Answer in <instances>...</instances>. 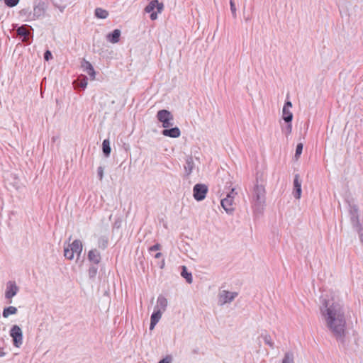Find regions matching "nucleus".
I'll list each match as a JSON object with an SVG mask.
<instances>
[{
  "instance_id": "obj_1",
  "label": "nucleus",
  "mask_w": 363,
  "mask_h": 363,
  "mask_svg": "<svg viewBox=\"0 0 363 363\" xmlns=\"http://www.w3.org/2000/svg\"><path fill=\"white\" fill-rule=\"evenodd\" d=\"M320 313L325 325L337 341L343 342L346 333V319L342 306L333 299L323 298Z\"/></svg>"
},
{
  "instance_id": "obj_2",
  "label": "nucleus",
  "mask_w": 363,
  "mask_h": 363,
  "mask_svg": "<svg viewBox=\"0 0 363 363\" xmlns=\"http://www.w3.org/2000/svg\"><path fill=\"white\" fill-rule=\"evenodd\" d=\"M253 206L255 213H261L263 210V203L265 201V189L263 185L256 184L253 191Z\"/></svg>"
},
{
  "instance_id": "obj_3",
  "label": "nucleus",
  "mask_w": 363,
  "mask_h": 363,
  "mask_svg": "<svg viewBox=\"0 0 363 363\" xmlns=\"http://www.w3.org/2000/svg\"><path fill=\"white\" fill-rule=\"evenodd\" d=\"M156 118L162 123V127L164 128L172 127L174 124V116L168 110L162 109L158 111Z\"/></svg>"
},
{
  "instance_id": "obj_4",
  "label": "nucleus",
  "mask_w": 363,
  "mask_h": 363,
  "mask_svg": "<svg viewBox=\"0 0 363 363\" xmlns=\"http://www.w3.org/2000/svg\"><path fill=\"white\" fill-rule=\"evenodd\" d=\"M9 335L12 337L13 345L19 347L23 342V334L21 328L18 325H13L10 330Z\"/></svg>"
},
{
  "instance_id": "obj_5",
  "label": "nucleus",
  "mask_w": 363,
  "mask_h": 363,
  "mask_svg": "<svg viewBox=\"0 0 363 363\" xmlns=\"http://www.w3.org/2000/svg\"><path fill=\"white\" fill-rule=\"evenodd\" d=\"M208 192V187L206 185L203 184H197L193 188V196L194 198L198 201H203Z\"/></svg>"
},
{
  "instance_id": "obj_6",
  "label": "nucleus",
  "mask_w": 363,
  "mask_h": 363,
  "mask_svg": "<svg viewBox=\"0 0 363 363\" xmlns=\"http://www.w3.org/2000/svg\"><path fill=\"white\" fill-rule=\"evenodd\" d=\"M358 211H359L357 206L350 204L349 213L350 217V222L354 229H357L363 225L359 220Z\"/></svg>"
},
{
  "instance_id": "obj_7",
  "label": "nucleus",
  "mask_w": 363,
  "mask_h": 363,
  "mask_svg": "<svg viewBox=\"0 0 363 363\" xmlns=\"http://www.w3.org/2000/svg\"><path fill=\"white\" fill-rule=\"evenodd\" d=\"M237 292H230L226 290L220 291L218 294V302L220 305H224L232 302L238 296Z\"/></svg>"
},
{
  "instance_id": "obj_8",
  "label": "nucleus",
  "mask_w": 363,
  "mask_h": 363,
  "mask_svg": "<svg viewBox=\"0 0 363 363\" xmlns=\"http://www.w3.org/2000/svg\"><path fill=\"white\" fill-rule=\"evenodd\" d=\"M221 206L225 212L228 214H232L235 211V203L233 196L226 195V197L220 201Z\"/></svg>"
},
{
  "instance_id": "obj_9",
  "label": "nucleus",
  "mask_w": 363,
  "mask_h": 363,
  "mask_svg": "<svg viewBox=\"0 0 363 363\" xmlns=\"http://www.w3.org/2000/svg\"><path fill=\"white\" fill-rule=\"evenodd\" d=\"M301 192H302L301 182L300 180V176H299V174H296L294 175V191H293L294 196L296 199H299L301 196Z\"/></svg>"
},
{
  "instance_id": "obj_10",
  "label": "nucleus",
  "mask_w": 363,
  "mask_h": 363,
  "mask_svg": "<svg viewBox=\"0 0 363 363\" xmlns=\"http://www.w3.org/2000/svg\"><path fill=\"white\" fill-rule=\"evenodd\" d=\"M155 9H157V12L160 13L164 9V5L162 3H160L158 0H152L145 8V11L150 13L154 11Z\"/></svg>"
},
{
  "instance_id": "obj_11",
  "label": "nucleus",
  "mask_w": 363,
  "mask_h": 363,
  "mask_svg": "<svg viewBox=\"0 0 363 363\" xmlns=\"http://www.w3.org/2000/svg\"><path fill=\"white\" fill-rule=\"evenodd\" d=\"M162 135L165 137L177 138L181 135V131L178 127L165 128L162 130Z\"/></svg>"
},
{
  "instance_id": "obj_12",
  "label": "nucleus",
  "mask_w": 363,
  "mask_h": 363,
  "mask_svg": "<svg viewBox=\"0 0 363 363\" xmlns=\"http://www.w3.org/2000/svg\"><path fill=\"white\" fill-rule=\"evenodd\" d=\"M168 301L167 299L162 295H160L157 299V305L155 309L160 311L161 312H164L167 307Z\"/></svg>"
},
{
  "instance_id": "obj_13",
  "label": "nucleus",
  "mask_w": 363,
  "mask_h": 363,
  "mask_svg": "<svg viewBox=\"0 0 363 363\" xmlns=\"http://www.w3.org/2000/svg\"><path fill=\"white\" fill-rule=\"evenodd\" d=\"M18 291V288L16 284L13 281H9L7 284L5 296L6 298H11L14 296Z\"/></svg>"
},
{
  "instance_id": "obj_14",
  "label": "nucleus",
  "mask_w": 363,
  "mask_h": 363,
  "mask_svg": "<svg viewBox=\"0 0 363 363\" xmlns=\"http://www.w3.org/2000/svg\"><path fill=\"white\" fill-rule=\"evenodd\" d=\"M33 29L31 26L24 24V45H29L33 40Z\"/></svg>"
},
{
  "instance_id": "obj_15",
  "label": "nucleus",
  "mask_w": 363,
  "mask_h": 363,
  "mask_svg": "<svg viewBox=\"0 0 363 363\" xmlns=\"http://www.w3.org/2000/svg\"><path fill=\"white\" fill-rule=\"evenodd\" d=\"M82 67L83 68V70L86 72L92 79L95 77V71L94 69L93 66L91 64L86 61V60L83 59L82 64Z\"/></svg>"
},
{
  "instance_id": "obj_16",
  "label": "nucleus",
  "mask_w": 363,
  "mask_h": 363,
  "mask_svg": "<svg viewBox=\"0 0 363 363\" xmlns=\"http://www.w3.org/2000/svg\"><path fill=\"white\" fill-rule=\"evenodd\" d=\"M162 312L155 309L154 312L151 315L150 330H153L155 326L159 322L162 317Z\"/></svg>"
},
{
  "instance_id": "obj_17",
  "label": "nucleus",
  "mask_w": 363,
  "mask_h": 363,
  "mask_svg": "<svg viewBox=\"0 0 363 363\" xmlns=\"http://www.w3.org/2000/svg\"><path fill=\"white\" fill-rule=\"evenodd\" d=\"M88 259L90 262H92L94 264H97L101 261V255L97 250L94 249L89 252Z\"/></svg>"
},
{
  "instance_id": "obj_18",
  "label": "nucleus",
  "mask_w": 363,
  "mask_h": 363,
  "mask_svg": "<svg viewBox=\"0 0 363 363\" xmlns=\"http://www.w3.org/2000/svg\"><path fill=\"white\" fill-rule=\"evenodd\" d=\"M194 168V162L192 157L188 156L185 160L184 170L186 176H189Z\"/></svg>"
},
{
  "instance_id": "obj_19",
  "label": "nucleus",
  "mask_w": 363,
  "mask_h": 363,
  "mask_svg": "<svg viewBox=\"0 0 363 363\" xmlns=\"http://www.w3.org/2000/svg\"><path fill=\"white\" fill-rule=\"evenodd\" d=\"M259 338H262L264 343L268 345L271 349H274V342L273 341L271 335L267 332V331H264L262 332Z\"/></svg>"
},
{
  "instance_id": "obj_20",
  "label": "nucleus",
  "mask_w": 363,
  "mask_h": 363,
  "mask_svg": "<svg viewBox=\"0 0 363 363\" xmlns=\"http://www.w3.org/2000/svg\"><path fill=\"white\" fill-rule=\"evenodd\" d=\"M70 249L74 253H76L78 256L80 255L82 251V243L79 240H75L72 244L68 245Z\"/></svg>"
},
{
  "instance_id": "obj_21",
  "label": "nucleus",
  "mask_w": 363,
  "mask_h": 363,
  "mask_svg": "<svg viewBox=\"0 0 363 363\" xmlns=\"http://www.w3.org/2000/svg\"><path fill=\"white\" fill-rule=\"evenodd\" d=\"M120 36H121L120 30L115 29L113 32L108 34L107 40L112 43H116L119 41Z\"/></svg>"
},
{
  "instance_id": "obj_22",
  "label": "nucleus",
  "mask_w": 363,
  "mask_h": 363,
  "mask_svg": "<svg viewBox=\"0 0 363 363\" xmlns=\"http://www.w3.org/2000/svg\"><path fill=\"white\" fill-rule=\"evenodd\" d=\"M102 151L106 157H109L111 151L110 146V141L108 139H105L102 143Z\"/></svg>"
},
{
  "instance_id": "obj_23",
  "label": "nucleus",
  "mask_w": 363,
  "mask_h": 363,
  "mask_svg": "<svg viewBox=\"0 0 363 363\" xmlns=\"http://www.w3.org/2000/svg\"><path fill=\"white\" fill-rule=\"evenodd\" d=\"M282 118L286 123H291L293 119V113L289 109L283 108L282 109Z\"/></svg>"
},
{
  "instance_id": "obj_24",
  "label": "nucleus",
  "mask_w": 363,
  "mask_h": 363,
  "mask_svg": "<svg viewBox=\"0 0 363 363\" xmlns=\"http://www.w3.org/2000/svg\"><path fill=\"white\" fill-rule=\"evenodd\" d=\"M95 16L101 19H105L108 17V13L106 10L101 8H96L94 11Z\"/></svg>"
},
{
  "instance_id": "obj_25",
  "label": "nucleus",
  "mask_w": 363,
  "mask_h": 363,
  "mask_svg": "<svg viewBox=\"0 0 363 363\" xmlns=\"http://www.w3.org/2000/svg\"><path fill=\"white\" fill-rule=\"evenodd\" d=\"M181 275L186 279V282L189 284H191L193 279L191 273L187 271V269L185 266L182 267V271L181 272Z\"/></svg>"
},
{
  "instance_id": "obj_26",
  "label": "nucleus",
  "mask_w": 363,
  "mask_h": 363,
  "mask_svg": "<svg viewBox=\"0 0 363 363\" xmlns=\"http://www.w3.org/2000/svg\"><path fill=\"white\" fill-rule=\"evenodd\" d=\"M17 312V308L14 306H9L5 308L3 311V316L4 318H8L10 315L16 314Z\"/></svg>"
},
{
  "instance_id": "obj_27",
  "label": "nucleus",
  "mask_w": 363,
  "mask_h": 363,
  "mask_svg": "<svg viewBox=\"0 0 363 363\" xmlns=\"http://www.w3.org/2000/svg\"><path fill=\"white\" fill-rule=\"evenodd\" d=\"M108 239L106 236H101L98 240V246L99 248L105 249L108 246Z\"/></svg>"
},
{
  "instance_id": "obj_28",
  "label": "nucleus",
  "mask_w": 363,
  "mask_h": 363,
  "mask_svg": "<svg viewBox=\"0 0 363 363\" xmlns=\"http://www.w3.org/2000/svg\"><path fill=\"white\" fill-rule=\"evenodd\" d=\"M43 14V9L40 6H36L33 8V13L32 18L35 17L38 18ZM31 19V17L30 18Z\"/></svg>"
},
{
  "instance_id": "obj_29",
  "label": "nucleus",
  "mask_w": 363,
  "mask_h": 363,
  "mask_svg": "<svg viewBox=\"0 0 363 363\" xmlns=\"http://www.w3.org/2000/svg\"><path fill=\"white\" fill-rule=\"evenodd\" d=\"M74 253L72 250V249L69 248V246L65 247L64 249V256L69 260H72L74 258Z\"/></svg>"
},
{
  "instance_id": "obj_30",
  "label": "nucleus",
  "mask_w": 363,
  "mask_h": 363,
  "mask_svg": "<svg viewBox=\"0 0 363 363\" xmlns=\"http://www.w3.org/2000/svg\"><path fill=\"white\" fill-rule=\"evenodd\" d=\"M281 130L283 133L288 136L291 133L292 130L291 122L287 123L286 125H282Z\"/></svg>"
},
{
  "instance_id": "obj_31",
  "label": "nucleus",
  "mask_w": 363,
  "mask_h": 363,
  "mask_svg": "<svg viewBox=\"0 0 363 363\" xmlns=\"http://www.w3.org/2000/svg\"><path fill=\"white\" fill-rule=\"evenodd\" d=\"M294 362V356L292 353L286 352L284 354V359L282 360V363H293Z\"/></svg>"
},
{
  "instance_id": "obj_32",
  "label": "nucleus",
  "mask_w": 363,
  "mask_h": 363,
  "mask_svg": "<svg viewBox=\"0 0 363 363\" xmlns=\"http://www.w3.org/2000/svg\"><path fill=\"white\" fill-rule=\"evenodd\" d=\"M303 150V144L302 143H298L296 148V153H295V157L296 160L298 159L300 155L302 153Z\"/></svg>"
},
{
  "instance_id": "obj_33",
  "label": "nucleus",
  "mask_w": 363,
  "mask_h": 363,
  "mask_svg": "<svg viewBox=\"0 0 363 363\" xmlns=\"http://www.w3.org/2000/svg\"><path fill=\"white\" fill-rule=\"evenodd\" d=\"M97 267L95 266H91L89 269L88 273L90 278H94L97 274Z\"/></svg>"
},
{
  "instance_id": "obj_34",
  "label": "nucleus",
  "mask_w": 363,
  "mask_h": 363,
  "mask_svg": "<svg viewBox=\"0 0 363 363\" xmlns=\"http://www.w3.org/2000/svg\"><path fill=\"white\" fill-rule=\"evenodd\" d=\"M19 0H4L5 4L8 7H13L18 4Z\"/></svg>"
},
{
  "instance_id": "obj_35",
  "label": "nucleus",
  "mask_w": 363,
  "mask_h": 363,
  "mask_svg": "<svg viewBox=\"0 0 363 363\" xmlns=\"http://www.w3.org/2000/svg\"><path fill=\"white\" fill-rule=\"evenodd\" d=\"M230 11L233 18H236V7L233 0H230Z\"/></svg>"
},
{
  "instance_id": "obj_36",
  "label": "nucleus",
  "mask_w": 363,
  "mask_h": 363,
  "mask_svg": "<svg viewBox=\"0 0 363 363\" xmlns=\"http://www.w3.org/2000/svg\"><path fill=\"white\" fill-rule=\"evenodd\" d=\"M104 167L100 166L97 169V176L100 181H101L104 178Z\"/></svg>"
},
{
  "instance_id": "obj_37",
  "label": "nucleus",
  "mask_w": 363,
  "mask_h": 363,
  "mask_svg": "<svg viewBox=\"0 0 363 363\" xmlns=\"http://www.w3.org/2000/svg\"><path fill=\"white\" fill-rule=\"evenodd\" d=\"M355 230L358 233L360 241L363 244V225L355 229Z\"/></svg>"
},
{
  "instance_id": "obj_38",
  "label": "nucleus",
  "mask_w": 363,
  "mask_h": 363,
  "mask_svg": "<svg viewBox=\"0 0 363 363\" xmlns=\"http://www.w3.org/2000/svg\"><path fill=\"white\" fill-rule=\"evenodd\" d=\"M161 247H162L161 245L159 243H157V244L154 245L153 246L150 247L149 248V251L153 252V251L160 250H161Z\"/></svg>"
},
{
  "instance_id": "obj_39",
  "label": "nucleus",
  "mask_w": 363,
  "mask_h": 363,
  "mask_svg": "<svg viewBox=\"0 0 363 363\" xmlns=\"http://www.w3.org/2000/svg\"><path fill=\"white\" fill-rule=\"evenodd\" d=\"M21 54V45L18 44L16 45V48L14 50L13 56H15V55L20 56Z\"/></svg>"
},
{
  "instance_id": "obj_40",
  "label": "nucleus",
  "mask_w": 363,
  "mask_h": 363,
  "mask_svg": "<svg viewBox=\"0 0 363 363\" xmlns=\"http://www.w3.org/2000/svg\"><path fill=\"white\" fill-rule=\"evenodd\" d=\"M87 86V79L86 77H84V79H82L81 81H80V83H79V86L82 88V89H85Z\"/></svg>"
},
{
  "instance_id": "obj_41",
  "label": "nucleus",
  "mask_w": 363,
  "mask_h": 363,
  "mask_svg": "<svg viewBox=\"0 0 363 363\" xmlns=\"http://www.w3.org/2000/svg\"><path fill=\"white\" fill-rule=\"evenodd\" d=\"M52 57V53L50 50L45 51L44 53V59L46 61L50 60Z\"/></svg>"
},
{
  "instance_id": "obj_42",
  "label": "nucleus",
  "mask_w": 363,
  "mask_h": 363,
  "mask_svg": "<svg viewBox=\"0 0 363 363\" xmlns=\"http://www.w3.org/2000/svg\"><path fill=\"white\" fill-rule=\"evenodd\" d=\"M14 28H16V33H17V35H19L20 37H22L23 36V26H17V25H16L14 26Z\"/></svg>"
},
{
  "instance_id": "obj_43",
  "label": "nucleus",
  "mask_w": 363,
  "mask_h": 363,
  "mask_svg": "<svg viewBox=\"0 0 363 363\" xmlns=\"http://www.w3.org/2000/svg\"><path fill=\"white\" fill-rule=\"evenodd\" d=\"M172 362V357L169 356H167L162 359H161L158 363H171Z\"/></svg>"
},
{
  "instance_id": "obj_44",
  "label": "nucleus",
  "mask_w": 363,
  "mask_h": 363,
  "mask_svg": "<svg viewBox=\"0 0 363 363\" xmlns=\"http://www.w3.org/2000/svg\"><path fill=\"white\" fill-rule=\"evenodd\" d=\"M150 13H151L150 16V19L153 20V21L156 20L157 18V13H158V12L157 11V12L152 11V12H150Z\"/></svg>"
},
{
  "instance_id": "obj_45",
  "label": "nucleus",
  "mask_w": 363,
  "mask_h": 363,
  "mask_svg": "<svg viewBox=\"0 0 363 363\" xmlns=\"http://www.w3.org/2000/svg\"><path fill=\"white\" fill-rule=\"evenodd\" d=\"M291 107H292L291 102L290 101H286L283 108H286L287 109H289Z\"/></svg>"
},
{
  "instance_id": "obj_46",
  "label": "nucleus",
  "mask_w": 363,
  "mask_h": 363,
  "mask_svg": "<svg viewBox=\"0 0 363 363\" xmlns=\"http://www.w3.org/2000/svg\"><path fill=\"white\" fill-rule=\"evenodd\" d=\"M236 194H237V192L235 191L234 189H232L231 191L227 194V195L233 196V198L235 197V195H236Z\"/></svg>"
},
{
  "instance_id": "obj_47",
  "label": "nucleus",
  "mask_w": 363,
  "mask_h": 363,
  "mask_svg": "<svg viewBox=\"0 0 363 363\" xmlns=\"http://www.w3.org/2000/svg\"><path fill=\"white\" fill-rule=\"evenodd\" d=\"M162 256V253H161V252H157V253L155 255V258H156V259H159V258H160Z\"/></svg>"
},
{
  "instance_id": "obj_48",
  "label": "nucleus",
  "mask_w": 363,
  "mask_h": 363,
  "mask_svg": "<svg viewBox=\"0 0 363 363\" xmlns=\"http://www.w3.org/2000/svg\"><path fill=\"white\" fill-rule=\"evenodd\" d=\"M4 355V352H0V357H3Z\"/></svg>"
},
{
  "instance_id": "obj_49",
  "label": "nucleus",
  "mask_w": 363,
  "mask_h": 363,
  "mask_svg": "<svg viewBox=\"0 0 363 363\" xmlns=\"http://www.w3.org/2000/svg\"><path fill=\"white\" fill-rule=\"evenodd\" d=\"M1 341V340L0 339V342Z\"/></svg>"
}]
</instances>
